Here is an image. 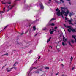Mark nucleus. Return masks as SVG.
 <instances>
[{
    "mask_svg": "<svg viewBox=\"0 0 76 76\" xmlns=\"http://www.w3.org/2000/svg\"><path fill=\"white\" fill-rule=\"evenodd\" d=\"M39 5L40 9L38 11V13H41V10H44V6H43L42 4V3H40L39 4Z\"/></svg>",
    "mask_w": 76,
    "mask_h": 76,
    "instance_id": "nucleus-1",
    "label": "nucleus"
},
{
    "mask_svg": "<svg viewBox=\"0 0 76 76\" xmlns=\"http://www.w3.org/2000/svg\"><path fill=\"white\" fill-rule=\"evenodd\" d=\"M61 9L62 11L61 12V16L63 18L64 17H63V14H64V13L65 12V8L64 7H61Z\"/></svg>",
    "mask_w": 76,
    "mask_h": 76,
    "instance_id": "nucleus-2",
    "label": "nucleus"
},
{
    "mask_svg": "<svg viewBox=\"0 0 76 76\" xmlns=\"http://www.w3.org/2000/svg\"><path fill=\"white\" fill-rule=\"evenodd\" d=\"M14 6L13 5V6H12L11 5L8 6V8L9 10H7V12H8L10 10H11L13 7H14Z\"/></svg>",
    "mask_w": 76,
    "mask_h": 76,
    "instance_id": "nucleus-3",
    "label": "nucleus"
},
{
    "mask_svg": "<svg viewBox=\"0 0 76 76\" xmlns=\"http://www.w3.org/2000/svg\"><path fill=\"white\" fill-rule=\"evenodd\" d=\"M6 70L7 72H10L12 70V69L9 68H7L6 69Z\"/></svg>",
    "mask_w": 76,
    "mask_h": 76,
    "instance_id": "nucleus-4",
    "label": "nucleus"
},
{
    "mask_svg": "<svg viewBox=\"0 0 76 76\" xmlns=\"http://www.w3.org/2000/svg\"><path fill=\"white\" fill-rule=\"evenodd\" d=\"M47 26H54V24L53 23H49L48 24H47Z\"/></svg>",
    "mask_w": 76,
    "mask_h": 76,
    "instance_id": "nucleus-5",
    "label": "nucleus"
},
{
    "mask_svg": "<svg viewBox=\"0 0 76 76\" xmlns=\"http://www.w3.org/2000/svg\"><path fill=\"white\" fill-rule=\"evenodd\" d=\"M61 15V12L60 13V11H58L57 13V15L58 16H60V15Z\"/></svg>",
    "mask_w": 76,
    "mask_h": 76,
    "instance_id": "nucleus-6",
    "label": "nucleus"
},
{
    "mask_svg": "<svg viewBox=\"0 0 76 76\" xmlns=\"http://www.w3.org/2000/svg\"><path fill=\"white\" fill-rule=\"evenodd\" d=\"M30 7H32V5L30 4L29 6L28 5H27V9L28 10H30Z\"/></svg>",
    "mask_w": 76,
    "mask_h": 76,
    "instance_id": "nucleus-7",
    "label": "nucleus"
},
{
    "mask_svg": "<svg viewBox=\"0 0 76 76\" xmlns=\"http://www.w3.org/2000/svg\"><path fill=\"white\" fill-rule=\"evenodd\" d=\"M69 29H67V31L68 32H71V31H72V29L70 28V27L69 28Z\"/></svg>",
    "mask_w": 76,
    "mask_h": 76,
    "instance_id": "nucleus-8",
    "label": "nucleus"
},
{
    "mask_svg": "<svg viewBox=\"0 0 76 76\" xmlns=\"http://www.w3.org/2000/svg\"><path fill=\"white\" fill-rule=\"evenodd\" d=\"M74 15V14L73 12H70L69 13V16L71 17L72 16H73Z\"/></svg>",
    "mask_w": 76,
    "mask_h": 76,
    "instance_id": "nucleus-9",
    "label": "nucleus"
},
{
    "mask_svg": "<svg viewBox=\"0 0 76 76\" xmlns=\"http://www.w3.org/2000/svg\"><path fill=\"white\" fill-rule=\"evenodd\" d=\"M64 25L65 28H70V26H68L67 25L66 26V25L65 24H64Z\"/></svg>",
    "mask_w": 76,
    "mask_h": 76,
    "instance_id": "nucleus-10",
    "label": "nucleus"
},
{
    "mask_svg": "<svg viewBox=\"0 0 76 76\" xmlns=\"http://www.w3.org/2000/svg\"><path fill=\"white\" fill-rule=\"evenodd\" d=\"M63 41H67V39H65V37L64 36H63Z\"/></svg>",
    "mask_w": 76,
    "mask_h": 76,
    "instance_id": "nucleus-11",
    "label": "nucleus"
},
{
    "mask_svg": "<svg viewBox=\"0 0 76 76\" xmlns=\"http://www.w3.org/2000/svg\"><path fill=\"white\" fill-rule=\"evenodd\" d=\"M39 70L41 71V70H39V69H38L37 71H35V73H39Z\"/></svg>",
    "mask_w": 76,
    "mask_h": 76,
    "instance_id": "nucleus-12",
    "label": "nucleus"
},
{
    "mask_svg": "<svg viewBox=\"0 0 76 76\" xmlns=\"http://www.w3.org/2000/svg\"><path fill=\"white\" fill-rule=\"evenodd\" d=\"M51 30H50V34H53V32H54V31L53 30L51 31Z\"/></svg>",
    "mask_w": 76,
    "mask_h": 76,
    "instance_id": "nucleus-13",
    "label": "nucleus"
},
{
    "mask_svg": "<svg viewBox=\"0 0 76 76\" xmlns=\"http://www.w3.org/2000/svg\"><path fill=\"white\" fill-rule=\"evenodd\" d=\"M65 13V14H64V16H66V17H67V15H68V14L67 13V12H64V13Z\"/></svg>",
    "mask_w": 76,
    "mask_h": 76,
    "instance_id": "nucleus-14",
    "label": "nucleus"
},
{
    "mask_svg": "<svg viewBox=\"0 0 76 76\" xmlns=\"http://www.w3.org/2000/svg\"><path fill=\"white\" fill-rule=\"evenodd\" d=\"M51 37H50L49 39H48L47 41V42L48 43L49 41H50L51 40Z\"/></svg>",
    "mask_w": 76,
    "mask_h": 76,
    "instance_id": "nucleus-15",
    "label": "nucleus"
},
{
    "mask_svg": "<svg viewBox=\"0 0 76 76\" xmlns=\"http://www.w3.org/2000/svg\"><path fill=\"white\" fill-rule=\"evenodd\" d=\"M68 43L69 44V45L71 46V47H72L73 46L71 45V43H70V41L68 42Z\"/></svg>",
    "mask_w": 76,
    "mask_h": 76,
    "instance_id": "nucleus-16",
    "label": "nucleus"
},
{
    "mask_svg": "<svg viewBox=\"0 0 76 76\" xmlns=\"http://www.w3.org/2000/svg\"><path fill=\"white\" fill-rule=\"evenodd\" d=\"M7 4H11V1H10V2H9V1H8L6 3Z\"/></svg>",
    "mask_w": 76,
    "mask_h": 76,
    "instance_id": "nucleus-17",
    "label": "nucleus"
},
{
    "mask_svg": "<svg viewBox=\"0 0 76 76\" xmlns=\"http://www.w3.org/2000/svg\"><path fill=\"white\" fill-rule=\"evenodd\" d=\"M29 31V30L28 29V30H27L26 31V32L25 33V34H27V33H28V31Z\"/></svg>",
    "mask_w": 76,
    "mask_h": 76,
    "instance_id": "nucleus-18",
    "label": "nucleus"
},
{
    "mask_svg": "<svg viewBox=\"0 0 76 76\" xmlns=\"http://www.w3.org/2000/svg\"><path fill=\"white\" fill-rule=\"evenodd\" d=\"M72 32H76V30L75 29H72Z\"/></svg>",
    "mask_w": 76,
    "mask_h": 76,
    "instance_id": "nucleus-19",
    "label": "nucleus"
},
{
    "mask_svg": "<svg viewBox=\"0 0 76 76\" xmlns=\"http://www.w3.org/2000/svg\"><path fill=\"white\" fill-rule=\"evenodd\" d=\"M72 20L71 19L70 20H68L67 21V22H69L71 23V22H72Z\"/></svg>",
    "mask_w": 76,
    "mask_h": 76,
    "instance_id": "nucleus-20",
    "label": "nucleus"
},
{
    "mask_svg": "<svg viewBox=\"0 0 76 76\" xmlns=\"http://www.w3.org/2000/svg\"><path fill=\"white\" fill-rule=\"evenodd\" d=\"M51 3V0H49L48 1V3L50 4V3Z\"/></svg>",
    "mask_w": 76,
    "mask_h": 76,
    "instance_id": "nucleus-21",
    "label": "nucleus"
},
{
    "mask_svg": "<svg viewBox=\"0 0 76 76\" xmlns=\"http://www.w3.org/2000/svg\"><path fill=\"white\" fill-rule=\"evenodd\" d=\"M55 1L56 3H57L58 4L59 3H59V1H58L55 0Z\"/></svg>",
    "mask_w": 76,
    "mask_h": 76,
    "instance_id": "nucleus-22",
    "label": "nucleus"
},
{
    "mask_svg": "<svg viewBox=\"0 0 76 76\" xmlns=\"http://www.w3.org/2000/svg\"><path fill=\"white\" fill-rule=\"evenodd\" d=\"M33 29H34V31H35V30L36 29V28H35V26H34L33 27Z\"/></svg>",
    "mask_w": 76,
    "mask_h": 76,
    "instance_id": "nucleus-23",
    "label": "nucleus"
},
{
    "mask_svg": "<svg viewBox=\"0 0 76 76\" xmlns=\"http://www.w3.org/2000/svg\"><path fill=\"white\" fill-rule=\"evenodd\" d=\"M72 38H74V39H76V36L72 35Z\"/></svg>",
    "mask_w": 76,
    "mask_h": 76,
    "instance_id": "nucleus-24",
    "label": "nucleus"
},
{
    "mask_svg": "<svg viewBox=\"0 0 76 76\" xmlns=\"http://www.w3.org/2000/svg\"><path fill=\"white\" fill-rule=\"evenodd\" d=\"M71 42H72L73 44H74L75 43V42H74V41L73 40H71Z\"/></svg>",
    "mask_w": 76,
    "mask_h": 76,
    "instance_id": "nucleus-25",
    "label": "nucleus"
},
{
    "mask_svg": "<svg viewBox=\"0 0 76 76\" xmlns=\"http://www.w3.org/2000/svg\"><path fill=\"white\" fill-rule=\"evenodd\" d=\"M55 19H56L55 18H52L50 20V22H51V21H52V20H55Z\"/></svg>",
    "mask_w": 76,
    "mask_h": 76,
    "instance_id": "nucleus-26",
    "label": "nucleus"
},
{
    "mask_svg": "<svg viewBox=\"0 0 76 76\" xmlns=\"http://www.w3.org/2000/svg\"><path fill=\"white\" fill-rule=\"evenodd\" d=\"M5 10H6V8H5V7H4L3 9V11H4V12H6V11H5Z\"/></svg>",
    "mask_w": 76,
    "mask_h": 76,
    "instance_id": "nucleus-27",
    "label": "nucleus"
},
{
    "mask_svg": "<svg viewBox=\"0 0 76 76\" xmlns=\"http://www.w3.org/2000/svg\"><path fill=\"white\" fill-rule=\"evenodd\" d=\"M47 29V28L46 27H45L42 28L43 30H44L45 31V30H46Z\"/></svg>",
    "mask_w": 76,
    "mask_h": 76,
    "instance_id": "nucleus-28",
    "label": "nucleus"
},
{
    "mask_svg": "<svg viewBox=\"0 0 76 76\" xmlns=\"http://www.w3.org/2000/svg\"><path fill=\"white\" fill-rule=\"evenodd\" d=\"M9 25H7L4 28V29H6V28H7V26H8Z\"/></svg>",
    "mask_w": 76,
    "mask_h": 76,
    "instance_id": "nucleus-29",
    "label": "nucleus"
},
{
    "mask_svg": "<svg viewBox=\"0 0 76 76\" xmlns=\"http://www.w3.org/2000/svg\"><path fill=\"white\" fill-rule=\"evenodd\" d=\"M73 58H72V57H71V58H70L71 61H72V60H73Z\"/></svg>",
    "mask_w": 76,
    "mask_h": 76,
    "instance_id": "nucleus-30",
    "label": "nucleus"
},
{
    "mask_svg": "<svg viewBox=\"0 0 76 76\" xmlns=\"http://www.w3.org/2000/svg\"><path fill=\"white\" fill-rule=\"evenodd\" d=\"M56 12H58V11H59V10H58V8H57V9H56Z\"/></svg>",
    "mask_w": 76,
    "mask_h": 76,
    "instance_id": "nucleus-31",
    "label": "nucleus"
},
{
    "mask_svg": "<svg viewBox=\"0 0 76 76\" xmlns=\"http://www.w3.org/2000/svg\"><path fill=\"white\" fill-rule=\"evenodd\" d=\"M66 13H67L68 14H69V11L67 10L66 11Z\"/></svg>",
    "mask_w": 76,
    "mask_h": 76,
    "instance_id": "nucleus-32",
    "label": "nucleus"
},
{
    "mask_svg": "<svg viewBox=\"0 0 76 76\" xmlns=\"http://www.w3.org/2000/svg\"><path fill=\"white\" fill-rule=\"evenodd\" d=\"M62 45L63 46H64V45H65V44L64 42H62Z\"/></svg>",
    "mask_w": 76,
    "mask_h": 76,
    "instance_id": "nucleus-33",
    "label": "nucleus"
},
{
    "mask_svg": "<svg viewBox=\"0 0 76 76\" xmlns=\"http://www.w3.org/2000/svg\"><path fill=\"white\" fill-rule=\"evenodd\" d=\"M57 51H58V52L61 51V50H60V49H57Z\"/></svg>",
    "mask_w": 76,
    "mask_h": 76,
    "instance_id": "nucleus-34",
    "label": "nucleus"
},
{
    "mask_svg": "<svg viewBox=\"0 0 76 76\" xmlns=\"http://www.w3.org/2000/svg\"><path fill=\"white\" fill-rule=\"evenodd\" d=\"M60 1H62V2L63 3H64V1H63V0H60Z\"/></svg>",
    "mask_w": 76,
    "mask_h": 76,
    "instance_id": "nucleus-35",
    "label": "nucleus"
},
{
    "mask_svg": "<svg viewBox=\"0 0 76 76\" xmlns=\"http://www.w3.org/2000/svg\"><path fill=\"white\" fill-rule=\"evenodd\" d=\"M29 53H32V50H30V51L29 52Z\"/></svg>",
    "mask_w": 76,
    "mask_h": 76,
    "instance_id": "nucleus-36",
    "label": "nucleus"
},
{
    "mask_svg": "<svg viewBox=\"0 0 76 76\" xmlns=\"http://www.w3.org/2000/svg\"><path fill=\"white\" fill-rule=\"evenodd\" d=\"M16 69V68L15 67H13L12 68H11V69Z\"/></svg>",
    "mask_w": 76,
    "mask_h": 76,
    "instance_id": "nucleus-37",
    "label": "nucleus"
},
{
    "mask_svg": "<svg viewBox=\"0 0 76 76\" xmlns=\"http://www.w3.org/2000/svg\"><path fill=\"white\" fill-rule=\"evenodd\" d=\"M8 55H9V54H8V53H6V54H5L4 55H6V56H8Z\"/></svg>",
    "mask_w": 76,
    "mask_h": 76,
    "instance_id": "nucleus-38",
    "label": "nucleus"
},
{
    "mask_svg": "<svg viewBox=\"0 0 76 76\" xmlns=\"http://www.w3.org/2000/svg\"><path fill=\"white\" fill-rule=\"evenodd\" d=\"M39 21V19L37 20V19H36V20L35 21H34V22H36V21Z\"/></svg>",
    "mask_w": 76,
    "mask_h": 76,
    "instance_id": "nucleus-39",
    "label": "nucleus"
},
{
    "mask_svg": "<svg viewBox=\"0 0 76 76\" xmlns=\"http://www.w3.org/2000/svg\"><path fill=\"white\" fill-rule=\"evenodd\" d=\"M4 12H5L4 11L1 12V13H4Z\"/></svg>",
    "mask_w": 76,
    "mask_h": 76,
    "instance_id": "nucleus-40",
    "label": "nucleus"
},
{
    "mask_svg": "<svg viewBox=\"0 0 76 76\" xmlns=\"http://www.w3.org/2000/svg\"><path fill=\"white\" fill-rule=\"evenodd\" d=\"M23 34V32L21 34V35H22Z\"/></svg>",
    "mask_w": 76,
    "mask_h": 76,
    "instance_id": "nucleus-41",
    "label": "nucleus"
},
{
    "mask_svg": "<svg viewBox=\"0 0 76 76\" xmlns=\"http://www.w3.org/2000/svg\"><path fill=\"white\" fill-rule=\"evenodd\" d=\"M13 66H14V67H15V66H16V64H14V65H13Z\"/></svg>",
    "mask_w": 76,
    "mask_h": 76,
    "instance_id": "nucleus-42",
    "label": "nucleus"
},
{
    "mask_svg": "<svg viewBox=\"0 0 76 76\" xmlns=\"http://www.w3.org/2000/svg\"><path fill=\"white\" fill-rule=\"evenodd\" d=\"M45 69H49V67H46Z\"/></svg>",
    "mask_w": 76,
    "mask_h": 76,
    "instance_id": "nucleus-43",
    "label": "nucleus"
},
{
    "mask_svg": "<svg viewBox=\"0 0 76 76\" xmlns=\"http://www.w3.org/2000/svg\"><path fill=\"white\" fill-rule=\"evenodd\" d=\"M68 19V18L65 17V20H67Z\"/></svg>",
    "mask_w": 76,
    "mask_h": 76,
    "instance_id": "nucleus-44",
    "label": "nucleus"
},
{
    "mask_svg": "<svg viewBox=\"0 0 76 76\" xmlns=\"http://www.w3.org/2000/svg\"><path fill=\"white\" fill-rule=\"evenodd\" d=\"M18 62H16L15 64H18Z\"/></svg>",
    "mask_w": 76,
    "mask_h": 76,
    "instance_id": "nucleus-45",
    "label": "nucleus"
},
{
    "mask_svg": "<svg viewBox=\"0 0 76 76\" xmlns=\"http://www.w3.org/2000/svg\"><path fill=\"white\" fill-rule=\"evenodd\" d=\"M75 69V67H73L72 68V70H73Z\"/></svg>",
    "mask_w": 76,
    "mask_h": 76,
    "instance_id": "nucleus-46",
    "label": "nucleus"
},
{
    "mask_svg": "<svg viewBox=\"0 0 76 76\" xmlns=\"http://www.w3.org/2000/svg\"><path fill=\"white\" fill-rule=\"evenodd\" d=\"M54 29H57V27H56L54 28Z\"/></svg>",
    "mask_w": 76,
    "mask_h": 76,
    "instance_id": "nucleus-47",
    "label": "nucleus"
},
{
    "mask_svg": "<svg viewBox=\"0 0 76 76\" xmlns=\"http://www.w3.org/2000/svg\"><path fill=\"white\" fill-rule=\"evenodd\" d=\"M52 30L54 31H54H56V30H54L53 29H52Z\"/></svg>",
    "mask_w": 76,
    "mask_h": 76,
    "instance_id": "nucleus-48",
    "label": "nucleus"
},
{
    "mask_svg": "<svg viewBox=\"0 0 76 76\" xmlns=\"http://www.w3.org/2000/svg\"><path fill=\"white\" fill-rule=\"evenodd\" d=\"M38 35V33H37L36 34H35L34 36L35 37V36H36V35Z\"/></svg>",
    "mask_w": 76,
    "mask_h": 76,
    "instance_id": "nucleus-49",
    "label": "nucleus"
},
{
    "mask_svg": "<svg viewBox=\"0 0 76 76\" xmlns=\"http://www.w3.org/2000/svg\"><path fill=\"white\" fill-rule=\"evenodd\" d=\"M50 48H51V49L53 48V47H51V46H50L49 47Z\"/></svg>",
    "mask_w": 76,
    "mask_h": 76,
    "instance_id": "nucleus-50",
    "label": "nucleus"
},
{
    "mask_svg": "<svg viewBox=\"0 0 76 76\" xmlns=\"http://www.w3.org/2000/svg\"><path fill=\"white\" fill-rule=\"evenodd\" d=\"M41 57V56H39V58H38V59L39 60V59H40V58Z\"/></svg>",
    "mask_w": 76,
    "mask_h": 76,
    "instance_id": "nucleus-51",
    "label": "nucleus"
},
{
    "mask_svg": "<svg viewBox=\"0 0 76 76\" xmlns=\"http://www.w3.org/2000/svg\"><path fill=\"white\" fill-rule=\"evenodd\" d=\"M31 25V24H30V23L29 24V26H30Z\"/></svg>",
    "mask_w": 76,
    "mask_h": 76,
    "instance_id": "nucleus-52",
    "label": "nucleus"
},
{
    "mask_svg": "<svg viewBox=\"0 0 76 76\" xmlns=\"http://www.w3.org/2000/svg\"><path fill=\"white\" fill-rule=\"evenodd\" d=\"M69 24H72V22H71V23H69Z\"/></svg>",
    "mask_w": 76,
    "mask_h": 76,
    "instance_id": "nucleus-53",
    "label": "nucleus"
},
{
    "mask_svg": "<svg viewBox=\"0 0 76 76\" xmlns=\"http://www.w3.org/2000/svg\"><path fill=\"white\" fill-rule=\"evenodd\" d=\"M58 75V73H57L56 74V75Z\"/></svg>",
    "mask_w": 76,
    "mask_h": 76,
    "instance_id": "nucleus-54",
    "label": "nucleus"
},
{
    "mask_svg": "<svg viewBox=\"0 0 76 76\" xmlns=\"http://www.w3.org/2000/svg\"><path fill=\"white\" fill-rule=\"evenodd\" d=\"M67 1H70V0H66Z\"/></svg>",
    "mask_w": 76,
    "mask_h": 76,
    "instance_id": "nucleus-55",
    "label": "nucleus"
},
{
    "mask_svg": "<svg viewBox=\"0 0 76 76\" xmlns=\"http://www.w3.org/2000/svg\"><path fill=\"white\" fill-rule=\"evenodd\" d=\"M6 65H7L6 64L5 65V66L3 67V68H4V66H6Z\"/></svg>",
    "mask_w": 76,
    "mask_h": 76,
    "instance_id": "nucleus-56",
    "label": "nucleus"
},
{
    "mask_svg": "<svg viewBox=\"0 0 76 76\" xmlns=\"http://www.w3.org/2000/svg\"><path fill=\"white\" fill-rule=\"evenodd\" d=\"M61 76H67V75H62Z\"/></svg>",
    "mask_w": 76,
    "mask_h": 76,
    "instance_id": "nucleus-57",
    "label": "nucleus"
},
{
    "mask_svg": "<svg viewBox=\"0 0 76 76\" xmlns=\"http://www.w3.org/2000/svg\"><path fill=\"white\" fill-rule=\"evenodd\" d=\"M69 4H70V5H71V3L69 2Z\"/></svg>",
    "mask_w": 76,
    "mask_h": 76,
    "instance_id": "nucleus-58",
    "label": "nucleus"
},
{
    "mask_svg": "<svg viewBox=\"0 0 76 76\" xmlns=\"http://www.w3.org/2000/svg\"><path fill=\"white\" fill-rule=\"evenodd\" d=\"M36 16V18H37V17H38V15H37Z\"/></svg>",
    "mask_w": 76,
    "mask_h": 76,
    "instance_id": "nucleus-59",
    "label": "nucleus"
},
{
    "mask_svg": "<svg viewBox=\"0 0 76 76\" xmlns=\"http://www.w3.org/2000/svg\"><path fill=\"white\" fill-rule=\"evenodd\" d=\"M60 42H61V41H59L58 42V43H60Z\"/></svg>",
    "mask_w": 76,
    "mask_h": 76,
    "instance_id": "nucleus-60",
    "label": "nucleus"
},
{
    "mask_svg": "<svg viewBox=\"0 0 76 76\" xmlns=\"http://www.w3.org/2000/svg\"><path fill=\"white\" fill-rule=\"evenodd\" d=\"M31 32V29L29 30V33Z\"/></svg>",
    "mask_w": 76,
    "mask_h": 76,
    "instance_id": "nucleus-61",
    "label": "nucleus"
},
{
    "mask_svg": "<svg viewBox=\"0 0 76 76\" xmlns=\"http://www.w3.org/2000/svg\"><path fill=\"white\" fill-rule=\"evenodd\" d=\"M2 4H4V3H3V2H2Z\"/></svg>",
    "mask_w": 76,
    "mask_h": 76,
    "instance_id": "nucleus-62",
    "label": "nucleus"
},
{
    "mask_svg": "<svg viewBox=\"0 0 76 76\" xmlns=\"http://www.w3.org/2000/svg\"><path fill=\"white\" fill-rule=\"evenodd\" d=\"M61 66H64V65H63V64H61Z\"/></svg>",
    "mask_w": 76,
    "mask_h": 76,
    "instance_id": "nucleus-63",
    "label": "nucleus"
},
{
    "mask_svg": "<svg viewBox=\"0 0 76 76\" xmlns=\"http://www.w3.org/2000/svg\"><path fill=\"white\" fill-rule=\"evenodd\" d=\"M4 4H6V3H4Z\"/></svg>",
    "mask_w": 76,
    "mask_h": 76,
    "instance_id": "nucleus-64",
    "label": "nucleus"
}]
</instances>
